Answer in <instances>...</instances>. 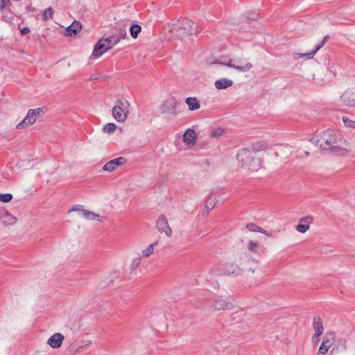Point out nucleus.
I'll return each instance as SVG.
<instances>
[{"instance_id":"1","label":"nucleus","mask_w":355,"mask_h":355,"mask_svg":"<svg viewBox=\"0 0 355 355\" xmlns=\"http://www.w3.org/2000/svg\"><path fill=\"white\" fill-rule=\"evenodd\" d=\"M310 142L322 150H330L336 155L345 156L349 150V145L337 131L328 129L318 137L309 139Z\"/></svg>"},{"instance_id":"2","label":"nucleus","mask_w":355,"mask_h":355,"mask_svg":"<svg viewBox=\"0 0 355 355\" xmlns=\"http://www.w3.org/2000/svg\"><path fill=\"white\" fill-rule=\"evenodd\" d=\"M237 160L243 168L250 171H257L261 167V160L253 156L252 153L248 148L240 149L237 153Z\"/></svg>"},{"instance_id":"3","label":"nucleus","mask_w":355,"mask_h":355,"mask_svg":"<svg viewBox=\"0 0 355 355\" xmlns=\"http://www.w3.org/2000/svg\"><path fill=\"white\" fill-rule=\"evenodd\" d=\"M130 103L125 99H118L112 108L113 117L120 123L124 122L129 114Z\"/></svg>"},{"instance_id":"4","label":"nucleus","mask_w":355,"mask_h":355,"mask_svg":"<svg viewBox=\"0 0 355 355\" xmlns=\"http://www.w3.org/2000/svg\"><path fill=\"white\" fill-rule=\"evenodd\" d=\"M193 23L189 19L179 20L175 25L172 33L178 37L191 35L193 32Z\"/></svg>"},{"instance_id":"5","label":"nucleus","mask_w":355,"mask_h":355,"mask_svg":"<svg viewBox=\"0 0 355 355\" xmlns=\"http://www.w3.org/2000/svg\"><path fill=\"white\" fill-rule=\"evenodd\" d=\"M214 64H218L227 66L230 68L236 69L241 72H247L253 67V64L250 62H243L241 59L233 60L230 59L227 62H223L221 61H215Z\"/></svg>"},{"instance_id":"6","label":"nucleus","mask_w":355,"mask_h":355,"mask_svg":"<svg viewBox=\"0 0 355 355\" xmlns=\"http://www.w3.org/2000/svg\"><path fill=\"white\" fill-rule=\"evenodd\" d=\"M43 113V108L29 110L24 119L17 125V128L23 129L33 125L35 122L37 117L40 116Z\"/></svg>"},{"instance_id":"7","label":"nucleus","mask_w":355,"mask_h":355,"mask_svg":"<svg viewBox=\"0 0 355 355\" xmlns=\"http://www.w3.org/2000/svg\"><path fill=\"white\" fill-rule=\"evenodd\" d=\"M241 266L243 271L254 273L259 271V261L255 259H249L246 256H240Z\"/></svg>"},{"instance_id":"8","label":"nucleus","mask_w":355,"mask_h":355,"mask_svg":"<svg viewBox=\"0 0 355 355\" xmlns=\"http://www.w3.org/2000/svg\"><path fill=\"white\" fill-rule=\"evenodd\" d=\"M177 101L173 98L166 100L160 106L162 114L176 115Z\"/></svg>"},{"instance_id":"9","label":"nucleus","mask_w":355,"mask_h":355,"mask_svg":"<svg viewBox=\"0 0 355 355\" xmlns=\"http://www.w3.org/2000/svg\"><path fill=\"white\" fill-rule=\"evenodd\" d=\"M156 227L160 233H164L168 237L172 236V230L170 227L165 216L161 215L156 221Z\"/></svg>"},{"instance_id":"10","label":"nucleus","mask_w":355,"mask_h":355,"mask_svg":"<svg viewBox=\"0 0 355 355\" xmlns=\"http://www.w3.org/2000/svg\"><path fill=\"white\" fill-rule=\"evenodd\" d=\"M243 271L242 266H241L240 257L238 259L235 260L234 263H229L227 264L225 269L224 272L226 275H239L241 274Z\"/></svg>"},{"instance_id":"11","label":"nucleus","mask_w":355,"mask_h":355,"mask_svg":"<svg viewBox=\"0 0 355 355\" xmlns=\"http://www.w3.org/2000/svg\"><path fill=\"white\" fill-rule=\"evenodd\" d=\"M340 101L347 106H355V87L347 89L340 96Z\"/></svg>"},{"instance_id":"12","label":"nucleus","mask_w":355,"mask_h":355,"mask_svg":"<svg viewBox=\"0 0 355 355\" xmlns=\"http://www.w3.org/2000/svg\"><path fill=\"white\" fill-rule=\"evenodd\" d=\"M126 163V159L123 157H119L107 162L103 169L105 171L112 172L119 166H123Z\"/></svg>"},{"instance_id":"13","label":"nucleus","mask_w":355,"mask_h":355,"mask_svg":"<svg viewBox=\"0 0 355 355\" xmlns=\"http://www.w3.org/2000/svg\"><path fill=\"white\" fill-rule=\"evenodd\" d=\"M64 339V336L60 333L53 334L47 340V344L53 349H58L61 347Z\"/></svg>"},{"instance_id":"14","label":"nucleus","mask_w":355,"mask_h":355,"mask_svg":"<svg viewBox=\"0 0 355 355\" xmlns=\"http://www.w3.org/2000/svg\"><path fill=\"white\" fill-rule=\"evenodd\" d=\"M211 308L213 311L231 309L232 308V304L223 299H216L211 302Z\"/></svg>"},{"instance_id":"15","label":"nucleus","mask_w":355,"mask_h":355,"mask_svg":"<svg viewBox=\"0 0 355 355\" xmlns=\"http://www.w3.org/2000/svg\"><path fill=\"white\" fill-rule=\"evenodd\" d=\"M183 141L189 146H193L196 143V134L194 130L187 129L183 135Z\"/></svg>"},{"instance_id":"16","label":"nucleus","mask_w":355,"mask_h":355,"mask_svg":"<svg viewBox=\"0 0 355 355\" xmlns=\"http://www.w3.org/2000/svg\"><path fill=\"white\" fill-rule=\"evenodd\" d=\"M0 221L5 226L12 225L17 222V218L7 210H4L0 214Z\"/></svg>"},{"instance_id":"17","label":"nucleus","mask_w":355,"mask_h":355,"mask_svg":"<svg viewBox=\"0 0 355 355\" xmlns=\"http://www.w3.org/2000/svg\"><path fill=\"white\" fill-rule=\"evenodd\" d=\"M313 222V218L306 216L302 218L298 225L296 226V230L300 233H305L309 229L310 224Z\"/></svg>"},{"instance_id":"18","label":"nucleus","mask_w":355,"mask_h":355,"mask_svg":"<svg viewBox=\"0 0 355 355\" xmlns=\"http://www.w3.org/2000/svg\"><path fill=\"white\" fill-rule=\"evenodd\" d=\"M107 46V42H105V39L100 40L98 43L95 45L94 49L92 53V55L95 58H98L103 53L107 51L109 49H106Z\"/></svg>"},{"instance_id":"19","label":"nucleus","mask_w":355,"mask_h":355,"mask_svg":"<svg viewBox=\"0 0 355 355\" xmlns=\"http://www.w3.org/2000/svg\"><path fill=\"white\" fill-rule=\"evenodd\" d=\"M322 47V44H320L315 46V50L306 53H293V57L294 59L297 60L299 58H303L304 60H308L313 58L315 54L318 51H319Z\"/></svg>"},{"instance_id":"20","label":"nucleus","mask_w":355,"mask_h":355,"mask_svg":"<svg viewBox=\"0 0 355 355\" xmlns=\"http://www.w3.org/2000/svg\"><path fill=\"white\" fill-rule=\"evenodd\" d=\"M81 28L82 26L80 23L75 21L65 29L64 34L66 36L69 37L76 35Z\"/></svg>"},{"instance_id":"21","label":"nucleus","mask_w":355,"mask_h":355,"mask_svg":"<svg viewBox=\"0 0 355 355\" xmlns=\"http://www.w3.org/2000/svg\"><path fill=\"white\" fill-rule=\"evenodd\" d=\"M313 328L315 330V335L313 337L314 340L315 338H318L323 333V326L322 320L320 317H315L313 318Z\"/></svg>"},{"instance_id":"22","label":"nucleus","mask_w":355,"mask_h":355,"mask_svg":"<svg viewBox=\"0 0 355 355\" xmlns=\"http://www.w3.org/2000/svg\"><path fill=\"white\" fill-rule=\"evenodd\" d=\"M233 85V81L230 79L223 78L215 81L214 86L217 89H225Z\"/></svg>"},{"instance_id":"23","label":"nucleus","mask_w":355,"mask_h":355,"mask_svg":"<svg viewBox=\"0 0 355 355\" xmlns=\"http://www.w3.org/2000/svg\"><path fill=\"white\" fill-rule=\"evenodd\" d=\"M186 103L187 104L189 109L191 111H194L200 108V103L195 97H188L186 99Z\"/></svg>"},{"instance_id":"24","label":"nucleus","mask_w":355,"mask_h":355,"mask_svg":"<svg viewBox=\"0 0 355 355\" xmlns=\"http://www.w3.org/2000/svg\"><path fill=\"white\" fill-rule=\"evenodd\" d=\"M334 343V335L332 333L327 334L324 337L322 343L321 345H324L325 347L329 349L332 346Z\"/></svg>"},{"instance_id":"25","label":"nucleus","mask_w":355,"mask_h":355,"mask_svg":"<svg viewBox=\"0 0 355 355\" xmlns=\"http://www.w3.org/2000/svg\"><path fill=\"white\" fill-rule=\"evenodd\" d=\"M157 242H155L149 245L146 249L143 250L141 252L142 257H149L154 252V247L157 245Z\"/></svg>"},{"instance_id":"26","label":"nucleus","mask_w":355,"mask_h":355,"mask_svg":"<svg viewBox=\"0 0 355 355\" xmlns=\"http://www.w3.org/2000/svg\"><path fill=\"white\" fill-rule=\"evenodd\" d=\"M84 218L86 220H97L99 221H103V218H104L103 217L100 218V216L98 214H96L89 211L88 210L87 212H84Z\"/></svg>"},{"instance_id":"27","label":"nucleus","mask_w":355,"mask_h":355,"mask_svg":"<svg viewBox=\"0 0 355 355\" xmlns=\"http://www.w3.org/2000/svg\"><path fill=\"white\" fill-rule=\"evenodd\" d=\"M105 42H107V46L106 49H111L114 45H116L117 43L120 42V40L118 39V37L116 35H112L111 37H109L106 39H105Z\"/></svg>"},{"instance_id":"28","label":"nucleus","mask_w":355,"mask_h":355,"mask_svg":"<svg viewBox=\"0 0 355 355\" xmlns=\"http://www.w3.org/2000/svg\"><path fill=\"white\" fill-rule=\"evenodd\" d=\"M267 148V145L263 142H257L255 144H253L252 145V151L254 153H257L261 150H266Z\"/></svg>"},{"instance_id":"29","label":"nucleus","mask_w":355,"mask_h":355,"mask_svg":"<svg viewBox=\"0 0 355 355\" xmlns=\"http://www.w3.org/2000/svg\"><path fill=\"white\" fill-rule=\"evenodd\" d=\"M141 28L138 24H133L130 28V35L133 38H137L138 34L141 32Z\"/></svg>"},{"instance_id":"30","label":"nucleus","mask_w":355,"mask_h":355,"mask_svg":"<svg viewBox=\"0 0 355 355\" xmlns=\"http://www.w3.org/2000/svg\"><path fill=\"white\" fill-rule=\"evenodd\" d=\"M116 129V125L113 123H109L103 128V131L107 134L113 133Z\"/></svg>"},{"instance_id":"31","label":"nucleus","mask_w":355,"mask_h":355,"mask_svg":"<svg viewBox=\"0 0 355 355\" xmlns=\"http://www.w3.org/2000/svg\"><path fill=\"white\" fill-rule=\"evenodd\" d=\"M259 248V244L258 242L253 241H250L248 242V250L250 252L257 253Z\"/></svg>"},{"instance_id":"32","label":"nucleus","mask_w":355,"mask_h":355,"mask_svg":"<svg viewBox=\"0 0 355 355\" xmlns=\"http://www.w3.org/2000/svg\"><path fill=\"white\" fill-rule=\"evenodd\" d=\"M72 211H77L84 217V212H87V210L84 209L82 205H74L71 209H69L68 213H71Z\"/></svg>"},{"instance_id":"33","label":"nucleus","mask_w":355,"mask_h":355,"mask_svg":"<svg viewBox=\"0 0 355 355\" xmlns=\"http://www.w3.org/2000/svg\"><path fill=\"white\" fill-rule=\"evenodd\" d=\"M116 35L119 40L125 39L127 37L126 30L125 28H119L116 29Z\"/></svg>"},{"instance_id":"34","label":"nucleus","mask_w":355,"mask_h":355,"mask_svg":"<svg viewBox=\"0 0 355 355\" xmlns=\"http://www.w3.org/2000/svg\"><path fill=\"white\" fill-rule=\"evenodd\" d=\"M140 262H141L140 257L135 258L130 263V270L135 271L140 265Z\"/></svg>"},{"instance_id":"35","label":"nucleus","mask_w":355,"mask_h":355,"mask_svg":"<svg viewBox=\"0 0 355 355\" xmlns=\"http://www.w3.org/2000/svg\"><path fill=\"white\" fill-rule=\"evenodd\" d=\"M53 11L52 8L49 7L44 10L42 14V17L44 20H48L49 19H51L53 17Z\"/></svg>"},{"instance_id":"36","label":"nucleus","mask_w":355,"mask_h":355,"mask_svg":"<svg viewBox=\"0 0 355 355\" xmlns=\"http://www.w3.org/2000/svg\"><path fill=\"white\" fill-rule=\"evenodd\" d=\"M224 133V130L220 128H218L214 129L211 132V136L216 138L220 137Z\"/></svg>"},{"instance_id":"37","label":"nucleus","mask_w":355,"mask_h":355,"mask_svg":"<svg viewBox=\"0 0 355 355\" xmlns=\"http://www.w3.org/2000/svg\"><path fill=\"white\" fill-rule=\"evenodd\" d=\"M343 121L346 127L353 128L355 129V121L349 119L347 116H343Z\"/></svg>"},{"instance_id":"38","label":"nucleus","mask_w":355,"mask_h":355,"mask_svg":"<svg viewBox=\"0 0 355 355\" xmlns=\"http://www.w3.org/2000/svg\"><path fill=\"white\" fill-rule=\"evenodd\" d=\"M12 199V195L10 193H0V201L3 202H9Z\"/></svg>"},{"instance_id":"39","label":"nucleus","mask_w":355,"mask_h":355,"mask_svg":"<svg viewBox=\"0 0 355 355\" xmlns=\"http://www.w3.org/2000/svg\"><path fill=\"white\" fill-rule=\"evenodd\" d=\"M246 228L251 232H258L261 231V227L257 226L254 223H248L246 225Z\"/></svg>"},{"instance_id":"40","label":"nucleus","mask_w":355,"mask_h":355,"mask_svg":"<svg viewBox=\"0 0 355 355\" xmlns=\"http://www.w3.org/2000/svg\"><path fill=\"white\" fill-rule=\"evenodd\" d=\"M215 204L212 203V202L209 201V199L207 200L205 210L203 211V214L206 211L207 214L209 213V210L212 209L214 207Z\"/></svg>"},{"instance_id":"41","label":"nucleus","mask_w":355,"mask_h":355,"mask_svg":"<svg viewBox=\"0 0 355 355\" xmlns=\"http://www.w3.org/2000/svg\"><path fill=\"white\" fill-rule=\"evenodd\" d=\"M10 3V0H0V10H3Z\"/></svg>"},{"instance_id":"42","label":"nucleus","mask_w":355,"mask_h":355,"mask_svg":"<svg viewBox=\"0 0 355 355\" xmlns=\"http://www.w3.org/2000/svg\"><path fill=\"white\" fill-rule=\"evenodd\" d=\"M328 350H329V348H328V347H325V345H321L320 346V348H319V350H318V351H319L320 352H321V353H323V354H327V352H328Z\"/></svg>"},{"instance_id":"43","label":"nucleus","mask_w":355,"mask_h":355,"mask_svg":"<svg viewBox=\"0 0 355 355\" xmlns=\"http://www.w3.org/2000/svg\"><path fill=\"white\" fill-rule=\"evenodd\" d=\"M83 348V346H80V347H78L77 349L73 350L72 346L71 345L69 346V350L73 352V354L80 352L82 351Z\"/></svg>"},{"instance_id":"44","label":"nucleus","mask_w":355,"mask_h":355,"mask_svg":"<svg viewBox=\"0 0 355 355\" xmlns=\"http://www.w3.org/2000/svg\"><path fill=\"white\" fill-rule=\"evenodd\" d=\"M20 32H21V34L24 35H26V34L30 33V29L28 27H24L20 31Z\"/></svg>"},{"instance_id":"45","label":"nucleus","mask_w":355,"mask_h":355,"mask_svg":"<svg viewBox=\"0 0 355 355\" xmlns=\"http://www.w3.org/2000/svg\"><path fill=\"white\" fill-rule=\"evenodd\" d=\"M99 76L100 75L99 74H92L91 76H90V80H97L99 78Z\"/></svg>"},{"instance_id":"46","label":"nucleus","mask_w":355,"mask_h":355,"mask_svg":"<svg viewBox=\"0 0 355 355\" xmlns=\"http://www.w3.org/2000/svg\"><path fill=\"white\" fill-rule=\"evenodd\" d=\"M259 232L264 234L268 236H271V234H269L266 230H265L264 229H262L261 227V231H259Z\"/></svg>"},{"instance_id":"47","label":"nucleus","mask_w":355,"mask_h":355,"mask_svg":"<svg viewBox=\"0 0 355 355\" xmlns=\"http://www.w3.org/2000/svg\"><path fill=\"white\" fill-rule=\"evenodd\" d=\"M329 39V36L328 35H326L324 39H323V41L320 43V44H322V46L324 45V44L327 42V40Z\"/></svg>"},{"instance_id":"48","label":"nucleus","mask_w":355,"mask_h":355,"mask_svg":"<svg viewBox=\"0 0 355 355\" xmlns=\"http://www.w3.org/2000/svg\"><path fill=\"white\" fill-rule=\"evenodd\" d=\"M317 355H326L325 354H323V353H321L318 351V354Z\"/></svg>"},{"instance_id":"49","label":"nucleus","mask_w":355,"mask_h":355,"mask_svg":"<svg viewBox=\"0 0 355 355\" xmlns=\"http://www.w3.org/2000/svg\"><path fill=\"white\" fill-rule=\"evenodd\" d=\"M259 283H260V280H259V281L256 282H255V284H254V285L256 286V285H257Z\"/></svg>"},{"instance_id":"50","label":"nucleus","mask_w":355,"mask_h":355,"mask_svg":"<svg viewBox=\"0 0 355 355\" xmlns=\"http://www.w3.org/2000/svg\"><path fill=\"white\" fill-rule=\"evenodd\" d=\"M305 154H306V155H309V153L308 151H306V152H305Z\"/></svg>"},{"instance_id":"51","label":"nucleus","mask_w":355,"mask_h":355,"mask_svg":"<svg viewBox=\"0 0 355 355\" xmlns=\"http://www.w3.org/2000/svg\"><path fill=\"white\" fill-rule=\"evenodd\" d=\"M317 340H318V338H315L314 340H313V342L317 341Z\"/></svg>"}]
</instances>
